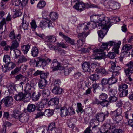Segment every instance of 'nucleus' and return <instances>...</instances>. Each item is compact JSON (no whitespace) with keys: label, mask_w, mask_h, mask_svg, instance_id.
<instances>
[{"label":"nucleus","mask_w":133,"mask_h":133,"mask_svg":"<svg viewBox=\"0 0 133 133\" xmlns=\"http://www.w3.org/2000/svg\"><path fill=\"white\" fill-rule=\"evenodd\" d=\"M37 60L36 59H33L31 60L29 62V64L32 66H34L35 65L36 67L40 66L42 68L45 66L47 64V61H49L50 62L51 60L49 58H44L40 57H38L37 58Z\"/></svg>","instance_id":"obj_1"},{"label":"nucleus","mask_w":133,"mask_h":133,"mask_svg":"<svg viewBox=\"0 0 133 133\" xmlns=\"http://www.w3.org/2000/svg\"><path fill=\"white\" fill-rule=\"evenodd\" d=\"M14 98L17 101H22L27 102L30 100L31 96L29 93L20 92L16 94L14 96Z\"/></svg>","instance_id":"obj_2"},{"label":"nucleus","mask_w":133,"mask_h":133,"mask_svg":"<svg viewBox=\"0 0 133 133\" xmlns=\"http://www.w3.org/2000/svg\"><path fill=\"white\" fill-rule=\"evenodd\" d=\"M122 113V109L120 108H119L116 111L111 112L110 115L116 123L119 122L123 119V117L121 115Z\"/></svg>","instance_id":"obj_3"},{"label":"nucleus","mask_w":133,"mask_h":133,"mask_svg":"<svg viewBox=\"0 0 133 133\" xmlns=\"http://www.w3.org/2000/svg\"><path fill=\"white\" fill-rule=\"evenodd\" d=\"M127 66V68H125L124 71L126 76L128 77L129 80L132 81V79L131 77L132 74H133V61H131L125 65Z\"/></svg>","instance_id":"obj_4"},{"label":"nucleus","mask_w":133,"mask_h":133,"mask_svg":"<svg viewBox=\"0 0 133 133\" xmlns=\"http://www.w3.org/2000/svg\"><path fill=\"white\" fill-rule=\"evenodd\" d=\"M108 95L104 93H102L100 94L99 98L102 101H100L98 99H96L95 100V103L98 105H100L102 107H106L107 105L108 100L107 99L108 98Z\"/></svg>","instance_id":"obj_5"},{"label":"nucleus","mask_w":133,"mask_h":133,"mask_svg":"<svg viewBox=\"0 0 133 133\" xmlns=\"http://www.w3.org/2000/svg\"><path fill=\"white\" fill-rule=\"evenodd\" d=\"M104 4L105 8L108 9L116 10L120 8V4L114 1L106 0L104 2Z\"/></svg>","instance_id":"obj_6"},{"label":"nucleus","mask_w":133,"mask_h":133,"mask_svg":"<svg viewBox=\"0 0 133 133\" xmlns=\"http://www.w3.org/2000/svg\"><path fill=\"white\" fill-rule=\"evenodd\" d=\"M104 17H102L101 16L99 18V21L95 22L96 27H99V29L102 28L104 27L110 26V24L108 23L110 22V21L108 20H106V18H104Z\"/></svg>","instance_id":"obj_7"},{"label":"nucleus","mask_w":133,"mask_h":133,"mask_svg":"<svg viewBox=\"0 0 133 133\" xmlns=\"http://www.w3.org/2000/svg\"><path fill=\"white\" fill-rule=\"evenodd\" d=\"M32 81H31L30 83L28 82L25 84L24 82H21L19 84V86H21L22 88L23 86H24V90L26 91L25 92L29 93L31 96V94L33 92L34 90L33 88H32V87L34 85V84L32 83Z\"/></svg>","instance_id":"obj_8"},{"label":"nucleus","mask_w":133,"mask_h":133,"mask_svg":"<svg viewBox=\"0 0 133 133\" xmlns=\"http://www.w3.org/2000/svg\"><path fill=\"white\" fill-rule=\"evenodd\" d=\"M74 8L79 11H81L85 10V9H88L90 7L88 4H85L83 2L77 1L74 6Z\"/></svg>","instance_id":"obj_9"},{"label":"nucleus","mask_w":133,"mask_h":133,"mask_svg":"<svg viewBox=\"0 0 133 133\" xmlns=\"http://www.w3.org/2000/svg\"><path fill=\"white\" fill-rule=\"evenodd\" d=\"M128 86L126 84H121L119 86V90L122 92L119 94L120 97L126 96L128 93Z\"/></svg>","instance_id":"obj_10"},{"label":"nucleus","mask_w":133,"mask_h":133,"mask_svg":"<svg viewBox=\"0 0 133 133\" xmlns=\"http://www.w3.org/2000/svg\"><path fill=\"white\" fill-rule=\"evenodd\" d=\"M100 49H96L93 50L94 55H96L94 58L95 59H101L104 56V54Z\"/></svg>","instance_id":"obj_11"},{"label":"nucleus","mask_w":133,"mask_h":133,"mask_svg":"<svg viewBox=\"0 0 133 133\" xmlns=\"http://www.w3.org/2000/svg\"><path fill=\"white\" fill-rule=\"evenodd\" d=\"M109 45L110 46H114L112 49V51L115 52L117 54H119V49L120 47V45L121 43L119 41L118 43L114 42L112 41H110L108 42Z\"/></svg>","instance_id":"obj_12"},{"label":"nucleus","mask_w":133,"mask_h":133,"mask_svg":"<svg viewBox=\"0 0 133 133\" xmlns=\"http://www.w3.org/2000/svg\"><path fill=\"white\" fill-rule=\"evenodd\" d=\"M13 100V98L12 96H7L1 100V101H2V103H4L5 107H9L11 105Z\"/></svg>","instance_id":"obj_13"},{"label":"nucleus","mask_w":133,"mask_h":133,"mask_svg":"<svg viewBox=\"0 0 133 133\" xmlns=\"http://www.w3.org/2000/svg\"><path fill=\"white\" fill-rule=\"evenodd\" d=\"M111 66L109 68L110 71L119 72V70L121 69L120 66H116V61L115 60L114 62L111 61L110 62Z\"/></svg>","instance_id":"obj_14"},{"label":"nucleus","mask_w":133,"mask_h":133,"mask_svg":"<svg viewBox=\"0 0 133 133\" xmlns=\"http://www.w3.org/2000/svg\"><path fill=\"white\" fill-rule=\"evenodd\" d=\"M48 104L52 106L54 105V110L56 112H57L58 109V98H54L51 99L48 102Z\"/></svg>","instance_id":"obj_15"},{"label":"nucleus","mask_w":133,"mask_h":133,"mask_svg":"<svg viewBox=\"0 0 133 133\" xmlns=\"http://www.w3.org/2000/svg\"><path fill=\"white\" fill-rule=\"evenodd\" d=\"M90 63L87 62H84L82 65V67L83 70L86 72L89 73L90 74H91L93 73L90 67Z\"/></svg>","instance_id":"obj_16"},{"label":"nucleus","mask_w":133,"mask_h":133,"mask_svg":"<svg viewBox=\"0 0 133 133\" xmlns=\"http://www.w3.org/2000/svg\"><path fill=\"white\" fill-rule=\"evenodd\" d=\"M110 26H107L105 27L102 28L101 29L98 31V33L99 37L103 38L107 34L108 31V29L110 27Z\"/></svg>","instance_id":"obj_17"},{"label":"nucleus","mask_w":133,"mask_h":133,"mask_svg":"<svg viewBox=\"0 0 133 133\" xmlns=\"http://www.w3.org/2000/svg\"><path fill=\"white\" fill-rule=\"evenodd\" d=\"M52 22L50 20L45 18L40 22V26L41 27H50L51 26Z\"/></svg>","instance_id":"obj_18"},{"label":"nucleus","mask_w":133,"mask_h":133,"mask_svg":"<svg viewBox=\"0 0 133 133\" xmlns=\"http://www.w3.org/2000/svg\"><path fill=\"white\" fill-rule=\"evenodd\" d=\"M108 115L103 113H98L95 114V117L99 121L102 122L105 119V116Z\"/></svg>","instance_id":"obj_19"},{"label":"nucleus","mask_w":133,"mask_h":133,"mask_svg":"<svg viewBox=\"0 0 133 133\" xmlns=\"http://www.w3.org/2000/svg\"><path fill=\"white\" fill-rule=\"evenodd\" d=\"M9 37L11 39H17L18 41H20L21 39L20 34H18L16 36L14 31H12L10 32L9 34Z\"/></svg>","instance_id":"obj_20"},{"label":"nucleus","mask_w":133,"mask_h":133,"mask_svg":"<svg viewBox=\"0 0 133 133\" xmlns=\"http://www.w3.org/2000/svg\"><path fill=\"white\" fill-rule=\"evenodd\" d=\"M51 68L52 69V70L53 71L58 70V62L56 59L53 60Z\"/></svg>","instance_id":"obj_21"},{"label":"nucleus","mask_w":133,"mask_h":133,"mask_svg":"<svg viewBox=\"0 0 133 133\" xmlns=\"http://www.w3.org/2000/svg\"><path fill=\"white\" fill-rule=\"evenodd\" d=\"M60 115L62 117H65L68 115L69 112L66 108L63 107L61 108Z\"/></svg>","instance_id":"obj_22"},{"label":"nucleus","mask_w":133,"mask_h":133,"mask_svg":"<svg viewBox=\"0 0 133 133\" xmlns=\"http://www.w3.org/2000/svg\"><path fill=\"white\" fill-rule=\"evenodd\" d=\"M30 45L29 44L24 45L22 44L21 46V51L24 54H26L30 48Z\"/></svg>","instance_id":"obj_23"},{"label":"nucleus","mask_w":133,"mask_h":133,"mask_svg":"<svg viewBox=\"0 0 133 133\" xmlns=\"http://www.w3.org/2000/svg\"><path fill=\"white\" fill-rule=\"evenodd\" d=\"M32 99L34 101H37L39 99L41 95V93L39 92H34V91L32 93Z\"/></svg>","instance_id":"obj_24"},{"label":"nucleus","mask_w":133,"mask_h":133,"mask_svg":"<svg viewBox=\"0 0 133 133\" xmlns=\"http://www.w3.org/2000/svg\"><path fill=\"white\" fill-rule=\"evenodd\" d=\"M52 92L55 94H58V80H55L54 82Z\"/></svg>","instance_id":"obj_25"},{"label":"nucleus","mask_w":133,"mask_h":133,"mask_svg":"<svg viewBox=\"0 0 133 133\" xmlns=\"http://www.w3.org/2000/svg\"><path fill=\"white\" fill-rule=\"evenodd\" d=\"M90 33V31L89 30L87 32H83L82 33H79L78 35V38L80 39H84L85 41V39L86 37Z\"/></svg>","instance_id":"obj_26"},{"label":"nucleus","mask_w":133,"mask_h":133,"mask_svg":"<svg viewBox=\"0 0 133 133\" xmlns=\"http://www.w3.org/2000/svg\"><path fill=\"white\" fill-rule=\"evenodd\" d=\"M117 98L115 96V95L112 96H111L108 98V102L107 103V105L106 107H108L110 103H112L115 102L117 100Z\"/></svg>","instance_id":"obj_27"},{"label":"nucleus","mask_w":133,"mask_h":133,"mask_svg":"<svg viewBox=\"0 0 133 133\" xmlns=\"http://www.w3.org/2000/svg\"><path fill=\"white\" fill-rule=\"evenodd\" d=\"M22 23L21 24L24 30H27L29 25V23L26 20L24 16L21 19Z\"/></svg>","instance_id":"obj_28"},{"label":"nucleus","mask_w":133,"mask_h":133,"mask_svg":"<svg viewBox=\"0 0 133 133\" xmlns=\"http://www.w3.org/2000/svg\"><path fill=\"white\" fill-rule=\"evenodd\" d=\"M47 84V81L46 79H41L38 82L39 87L40 89H43L46 86Z\"/></svg>","instance_id":"obj_29"},{"label":"nucleus","mask_w":133,"mask_h":133,"mask_svg":"<svg viewBox=\"0 0 133 133\" xmlns=\"http://www.w3.org/2000/svg\"><path fill=\"white\" fill-rule=\"evenodd\" d=\"M12 19V17L10 15V14L9 13L6 17V19L5 18H3L1 21V23L2 25H5V26L6 27V22L10 21Z\"/></svg>","instance_id":"obj_30"},{"label":"nucleus","mask_w":133,"mask_h":133,"mask_svg":"<svg viewBox=\"0 0 133 133\" xmlns=\"http://www.w3.org/2000/svg\"><path fill=\"white\" fill-rule=\"evenodd\" d=\"M31 54L34 57H37L39 54V50L36 46H34L32 48L31 50Z\"/></svg>","instance_id":"obj_31"},{"label":"nucleus","mask_w":133,"mask_h":133,"mask_svg":"<svg viewBox=\"0 0 133 133\" xmlns=\"http://www.w3.org/2000/svg\"><path fill=\"white\" fill-rule=\"evenodd\" d=\"M76 121V119L75 118H72L69 119L68 121V126L70 128L73 127L75 125V123Z\"/></svg>","instance_id":"obj_32"},{"label":"nucleus","mask_w":133,"mask_h":133,"mask_svg":"<svg viewBox=\"0 0 133 133\" xmlns=\"http://www.w3.org/2000/svg\"><path fill=\"white\" fill-rule=\"evenodd\" d=\"M29 119L28 116L26 115L21 114L20 115L19 120L21 122H27Z\"/></svg>","instance_id":"obj_33"},{"label":"nucleus","mask_w":133,"mask_h":133,"mask_svg":"<svg viewBox=\"0 0 133 133\" xmlns=\"http://www.w3.org/2000/svg\"><path fill=\"white\" fill-rule=\"evenodd\" d=\"M132 46L130 44H125L124 45L122 48V51H124L129 54L130 52L129 51L132 49Z\"/></svg>","instance_id":"obj_34"},{"label":"nucleus","mask_w":133,"mask_h":133,"mask_svg":"<svg viewBox=\"0 0 133 133\" xmlns=\"http://www.w3.org/2000/svg\"><path fill=\"white\" fill-rule=\"evenodd\" d=\"M6 87L9 93H12L16 90L15 85L14 84H9L7 85Z\"/></svg>","instance_id":"obj_35"},{"label":"nucleus","mask_w":133,"mask_h":133,"mask_svg":"<svg viewBox=\"0 0 133 133\" xmlns=\"http://www.w3.org/2000/svg\"><path fill=\"white\" fill-rule=\"evenodd\" d=\"M99 121L97 120L96 119H92L91 121L90 122V124L92 125V124H93L94 126L93 127V129H94L95 128H97V129H98L97 127L99 125Z\"/></svg>","instance_id":"obj_36"},{"label":"nucleus","mask_w":133,"mask_h":133,"mask_svg":"<svg viewBox=\"0 0 133 133\" xmlns=\"http://www.w3.org/2000/svg\"><path fill=\"white\" fill-rule=\"evenodd\" d=\"M36 109L35 105L33 104H29L27 107V111L30 112H32L35 111Z\"/></svg>","instance_id":"obj_37"},{"label":"nucleus","mask_w":133,"mask_h":133,"mask_svg":"<svg viewBox=\"0 0 133 133\" xmlns=\"http://www.w3.org/2000/svg\"><path fill=\"white\" fill-rule=\"evenodd\" d=\"M57 119H56L54 122L50 123L48 126V129L50 131H52L56 128V124L57 123Z\"/></svg>","instance_id":"obj_38"},{"label":"nucleus","mask_w":133,"mask_h":133,"mask_svg":"<svg viewBox=\"0 0 133 133\" xmlns=\"http://www.w3.org/2000/svg\"><path fill=\"white\" fill-rule=\"evenodd\" d=\"M54 114L52 110L46 109L44 112V115L46 117H49L52 116Z\"/></svg>","instance_id":"obj_39"},{"label":"nucleus","mask_w":133,"mask_h":133,"mask_svg":"<svg viewBox=\"0 0 133 133\" xmlns=\"http://www.w3.org/2000/svg\"><path fill=\"white\" fill-rule=\"evenodd\" d=\"M17 39H15L13 40L11 42L12 44L11 46V48L12 49H16L18 48L19 46V43L18 40Z\"/></svg>","instance_id":"obj_40"},{"label":"nucleus","mask_w":133,"mask_h":133,"mask_svg":"<svg viewBox=\"0 0 133 133\" xmlns=\"http://www.w3.org/2000/svg\"><path fill=\"white\" fill-rule=\"evenodd\" d=\"M27 60V58L23 55L21 56L18 60V63H22L26 62Z\"/></svg>","instance_id":"obj_41"},{"label":"nucleus","mask_w":133,"mask_h":133,"mask_svg":"<svg viewBox=\"0 0 133 133\" xmlns=\"http://www.w3.org/2000/svg\"><path fill=\"white\" fill-rule=\"evenodd\" d=\"M77 109L76 111L77 113H78L80 112L81 113H82L84 111V110L83 109L82 107V104L81 103H77Z\"/></svg>","instance_id":"obj_42"},{"label":"nucleus","mask_w":133,"mask_h":133,"mask_svg":"<svg viewBox=\"0 0 133 133\" xmlns=\"http://www.w3.org/2000/svg\"><path fill=\"white\" fill-rule=\"evenodd\" d=\"M99 75L96 74H92L89 77L90 79L93 81L97 80L99 79Z\"/></svg>","instance_id":"obj_43"},{"label":"nucleus","mask_w":133,"mask_h":133,"mask_svg":"<svg viewBox=\"0 0 133 133\" xmlns=\"http://www.w3.org/2000/svg\"><path fill=\"white\" fill-rule=\"evenodd\" d=\"M11 61L10 57L8 55H5L3 57V62L6 64L9 63Z\"/></svg>","instance_id":"obj_44"},{"label":"nucleus","mask_w":133,"mask_h":133,"mask_svg":"<svg viewBox=\"0 0 133 133\" xmlns=\"http://www.w3.org/2000/svg\"><path fill=\"white\" fill-rule=\"evenodd\" d=\"M49 16L52 20H55L58 18L57 13L55 12H52L50 13Z\"/></svg>","instance_id":"obj_45"},{"label":"nucleus","mask_w":133,"mask_h":133,"mask_svg":"<svg viewBox=\"0 0 133 133\" xmlns=\"http://www.w3.org/2000/svg\"><path fill=\"white\" fill-rule=\"evenodd\" d=\"M109 85H111L114 84L117 82V79L116 78L112 76L111 78L108 79Z\"/></svg>","instance_id":"obj_46"},{"label":"nucleus","mask_w":133,"mask_h":133,"mask_svg":"<svg viewBox=\"0 0 133 133\" xmlns=\"http://www.w3.org/2000/svg\"><path fill=\"white\" fill-rule=\"evenodd\" d=\"M107 18V21H108V20H109L110 22H111L112 23V22H118L120 21V19L119 17H112L111 19H109L108 18Z\"/></svg>","instance_id":"obj_47"},{"label":"nucleus","mask_w":133,"mask_h":133,"mask_svg":"<svg viewBox=\"0 0 133 133\" xmlns=\"http://www.w3.org/2000/svg\"><path fill=\"white\" fill-rule=\"evenodd\" d=\"M15 78L17 80H24L26 79V77L21 74H19L15 77Z\"/></svg>","instance_id":"obj_48"},{"label":"nucleus","mask_w":133,"mask_h":133,"mask_svg":"<svg viewBox=\"0 0 133 133\" xmlns=\"http://www.w3.org/2000/svg\"><path fill=\"white\" fill-rule=\"evenodd\" d=\"M50 92L49 90L45 89L42 92V94L44 97L48 96L50 94Z\"/></svg>","instance_id":"obj_49"},{"label":"nucleus","mask_w":133,"mask_h":133,"mask_svg":"<svg viewBox=\"0 0 133 133\" xmlns=\"http://www.w3.org/2000/svg\"><path fill=\"white\" fill-rule=\"evenodd\" d=\"M109 84L108 79L105 78L102 79L101 81V84L102 85L103 88H102V90L104 89V85H106L107 84Z\"/></svg>","instance_id":"obj_50"},{"label":"nucleus","mask_w":133,"mask_h":133,"mask_svg":"<svg viewBox=\"0 0 133 133\" xmlns=\"http://www.w3.org/2000/svg\"><path fill=\"white\" fill-rule=\"evenodd\" d=\"M31 28L33 31H35L37 27V25L35 21L33 20L30 23Z\"/></svg>","instance_id":"obj_51"},{"label":"nucleus","mask_w":133,"mask_h":133,"mask_svg":"<svg viewBox=\"0 0 133 133\" xmlns=\"http://www.w3.org/2000/svg\"><path fill=\"white\" fill-rule=\"evenodd\" d=\"M46 5V3L44 1H40L38 3L37 7L39 9H41L44 7Z\"/></svg>","instance_id":"obj_52"},{"label":"nucleus","mask_w":133,"mask_h":133,"mask_svg":"<svg viewBox=\"0 0 133 133\" xmlns=\"http://www.w3.org/2000/svg\"><path fill=\"white\" fill-rule=\"evenodd\" d=\"M90 66L91 68L97 70L99 69L100 64L96 62H93L91 63Z\"/></svg>","instance_id":"obj_53"},{"label":"nucleus","mask_w":133,"mask_h":133,"mask_svg":"<svg viewBox=\"0 0 133 133\" xmlns=\"http://www.w3.org/2000/svg\"><path fill=\"white\" fill-rule=\"evenodd\" d=\"M116 52H115L109 53L107 55L109 58L113 59H114L116 56Z\"/></svg>","instance_id":"obj_54"},{"label":"nucleus","mask_w":133,"mask_h":133,"mask_svg":"<svg viewBox=\"0 0 133 133\" xmlns=\"http://www.w3.org/2000/svg\"><path fill=\"white\" fill-rule=\"evenodd\" d=\"M47 39L48 41L50 42H55L56 39L55 36L54 35L49 36L47 37Z\"/></svg>","instance_id":"obj_55"},{"label":"nucleus","mask_w":133,"mask_h":133,"mask_svg":"<svg viewBox=\"0 0 133 133\" xmlns=\"http://www.w3.org/2000/svg\"><path fill=\"white\" fill-rule=\"evenodd\" d=\"M27 66L25 64L22 65L20 67V71L22 73L25 72L26 70L27 69Z\"/></svg>","instance_id":"obj_56"},{"label":"nucleus","mask_w":133,"mask_h":133,"mask_svg":"<svg viewBox=\"0 0 133 133\" xmlns=\"http://www.w3.org/2000/svg\"><path fill=\"white\" fill-rule=\"evenodd\" d=\"M9 70L12 69L15 66V63L12 62H10L9 63L6 64Z\"/></svg>","instance_id":"obj_57"},{"label":"nucleus","mask_w":133,"mask_h":133,"mask_svg":"<svg viewBox=\"0 0 133 133\" xmlns=\"http://www.w3.org/2000/svg\"><path fill=\"white\" fill-rule=\"evenodd\" d=\"M21 3V0H16L12 2V5L18 7Z\"/></svg>","instance_id":"obj_58"},{"label":"nucleus","mask_w":133,"mask_h":133,"mask_svg":"<svg viewBox=\"0 0 133 133\" xmlns=\"http://www.w3.org/2000/svg\"><path fill=\"white\" fill-rule=\"evenodd\" d=\"M87 25L90 26V29L92 28L94 29L97 27L95 22V23L92 22H88L87 23Z\"/></svg>","instance_id":"obj_59"},{"label":"nucleus","mask_w":133,"mask_h":133,"mask_svg":"<svg viewBox=\"0 0 133 133\" xmlns=\"http://www.w3.org/2000/svg\"><path fill=\"white\" fill-rule=\"evenodd\" d=\"M108 42L107 43H103L102 45V48L100 49L102 51H104V50L107 48V47L109 45Z\"/></svg>","instance_id":"obj_60"},{"label":"nucleus","mask_w":133,"mask_h":133,"mask_svg":"<svg viewBox=\"0 0 133 133\" xmlns=\"http://www.w3.org/2000/svg\"><path fill=\"white\" fill-rule=\"evenodd\" d=\"M64 71V67L61 65L59 63V73L63 74Z\"/></svg>","instance_id":"obj_61"},{"label":"nucleus","mask_w":133,"mask_h":133,"mask_svg":"<svg viewBox=\"0 0 133 133\" xmlns=\"http://www.w3.org/2000/svg\"><path fill=\"white\" fill-rule=\"evenodd\" d=\"M48 74L49 73H45L43 71H42V72L40 75V78L43 79H45L47 78V76L48 75Z\"/></svg>","instance_id":"obj_62"},{"label":"nucleus","mask_w":133,"mask_h":133,"mask_svg":"<svg viewBox=\"0 0 133 133\" xmlns=\"http://www.w3.org/2000/svg\"><path fill=\"white\" fill-rule=\"evenodd\" d=\"M112 129V133H123L122 130L119 129H116L115 128H113Z\"/></svg>","instance_id":"obj_63"},{"label":"nucleus","mask_w":133,"mask_h":133,"mask_svg":"<svg viewBox=\"0 0 133 133\" xmlns=\"http://www.w3.org/2000/svg\"><path fill=\"white\" fill-rule=\"evenodd\" d=\"M14 53L15 54V58H17L19 56H20L21 54V52L20 50L17 49H15L14 50Z\"/></svg>","instance_id":"obj_64"}]
</instances>
